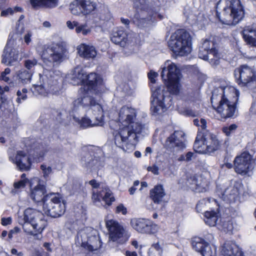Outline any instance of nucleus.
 Returning <instances> with one entry per match:
<instances>
[{
	"label": "nucleus",
	"mask_w": 256,
	"mask_h": 256,
	"mask_svg": "<svg viewBox=\"0 0 256 256\" xmlns=\"http://www.w3.org/2000/svg\"><path fill=\"white\" fill-rule=\"evenodd\" d=\"M91 32L90 28L88 26L86 23H80L78 22L76 32L77 34H82L83 36H86Z\"/></svg>",
	"instance_id": "37998d69"
},
{
	"label": "nucleus",
	"mask_w": 256,
	"mask_h": 256,
	"mask_svg": "<svg viewBox=\"0 0 256 256\" xmlns=\"http://www.w3.org/2000/svg\"><path fill=\"white\" fill-rule=\"evenodd\" d=\"M250 112L251 114H254L256 116V99L252 102V106L250 108Z\"/></svg>",
	"instance_id": "052dcab7"
},
{
	"label": "nucleus",
	"mask_w": 256,
	"mask_h": 256,
	"mask_svg": "<svg viewBox=\"0 0 256 256\" xmlns=\"http://www.w3.org/2000/svg\"><path fill=\"white\" fill-rule=\"evenodd\" d=\"M17 221L22 226L24 232L38 240L42 238L41 234L48 225L44 214L30 208L26 209L22 215H18Z\"/></svg>",
	"instance_id": "39448f33"
},
{
	"label": "nucleus",
	"mask_w": 256,
	"mask_h": 256,
	"mask_svg": "<svg viewBox=\"0 0 256 256\" xmlns=\"http://www.w3.org/2000/svg\"><path fill=\"white\" fill-rule=\"evenodd\" d=\"M41 170H42L44 177L48 176L52 171V168L50 166H47L45 164H42L40 166Z\"/></svg>",
	"instance_id": "864d4df0"
},
{
	"label": "nucleus",
	"mask_w": 256,
	"mask_h": 256,
	"mask_svg": "<svg viewBox=\"0 0 256 256\" xmlns=\"http://www.w3.org/2000/svg\"><path fill=\"white\" fill-rule=\"evenodd\" d=\"M68 78L73 85L82 84L78 92L79 97L92 96L98 94L104 90V86L102 78L96 73L87 74L80 66L75 68L68 74Z\"/></svg>",
	"instance_id": "7ed1b4c3"
},
{
	"label": "nucleus",
	"mask_w": 256,
	"mask_h": 256,
	"mask_svg": "<svg viewBox=\"0 0 256 256\" xmlns=\"http://www.w3.org/2000/svg\"><path fill=\"white\" fill-rule=\"evenodd\" d=\"M123 90L124 92L127 95H130L132 94L133 93V90L130 88L128 84L124 85Z\"/></svg>",
	"instance_id": "e2e57ef3"
},
{
	"label": "nucleus",
	"mask_w": 256,
	"mask_h": 256,
	"mask_svg": "<svg viewBox=\"0 0 256 256\" xmlns=\"http://www.w3.org/2000/svg\"><path fill=\"white\" fill-rule=\"evenodd\" d=\"M147 170L148 172H151L154 174L157 175L158 174V168L156 165H154L152 166H148Z\"/></svg>",
	"instance_id": "bf43d9fd"
},
{
	"label": "nucleus",
	"mask_w": 256,
	"mask_h": 256,
	"mask_svg": "<svg viewBox=\"0 0 256 256\" xmlns=\"http://www.w3.org/2000/svg\"><path fill=\"white\" fill-rule=\"evenodd\" d=\"M106 226L109 232L110 239L112 242L124 244L130 237L126 228L114 219L106 220Z\"/></svg>",
	"instance_id": "2eb2a0df"
},
{
	"label": "nucleus",
	"mask_w": 256,
	"mask_h": 256,
	"mask_svg": "<svg viewBox=\"0 0 256 256\" xmlns=\"http://www.w3.org/2000/svg\"><path fill=\"white\" fill-rule=\"evenodd\" d=\"M33 151L35 152L34 148L26 151L18 150L16 156L13 157L10 156V159L20 170H28L30 169L32 160L39 162L44 156V154H40L39 157H34L33 156Z\"/></svg>",
	"instance_id": "f3484780"
},
{
	"label": "nucleus",
	"mask_w": 256,
	"mask_h": 256,
	"mask_svg": "<svg viewBox=\"0 0 256 256\" xmlns=\"http://www.w3.org/2000/svg\"><path fill=\"white\" fill-rule=\"evenodd\" d=\"M198 56L204 60H208L212 66H217L220 64V54L214 46L213 42L206 39L200 48Z\"/></svg>",
	"instance_id": "aec40b11"
},
{
	"label": "nucleus",
	"mask_w": 256,
	"mask_h": 256,
	"mask_svg": "<svg viewBox=\"0 0 256 256\" xmlns=\"http://www.w3.org/2000/svg\"><path fill=\"white\" fill-rule=\"evenodd\" d=\"M166 193L162 186H156L154 188L150 191V197L154 203L160 204L162 202Z\"/></svg>",
	"instance_id": "f704fd0d"
},
{
	"label": "nucleus",
	"mask_w": 256,
	"mask_h": 256,
	"mask_svg": "<svg viewBox=\"0 0 256 256\" xmlns=\"http://www.w3.org/2000/svg\"><path fill=\"white\" fill-rule=\"evenodd\" d=\"M152 106L150 108L152 115L157 116L165 112L173 104V98L170 92L164 91L159 87L152 86Z\"/></svg>",
	"instance_id": "9d476101"
},
{
	"label": "nucleus",
	"mask_w": 256,
	"mask_h": 256,
	"mask_svg": "<svg viewBox=\"0 0 256 256\" xmlns=\"http://www.w3.org/2000/svg\"><path fill=\"white\" fill-rule=\"evenodd\" d=\"M88 161L84 158L82 159V165L90 172L97 170L102 166V163L98 158L92 159L91 156L88 155Z\"/></svg>",
	"instance_id": "c9c22d12"
},
{
	"label": "nucleus",
	"mask_w": 256,
	"mask_h": 256,
	"mask_svg": "<svg viewBox=\"0 0 256 256\" xmlns=\"http://www.w3.org/2000/svg\"><path fill=\"white\" fill-rule=\"evenodd\" d=\"M30 198L36 202H43L44 196L46 193V186L44 182L38 178L35 177L30 181Z\"/></svg>",
	"instance_id": "4be33fe9"
},
{
	"label": "nucleus",
	"mask_w": 256,
	"mask_h": 256,
	"mask_svg": "<svg viewBox=\"0 0 256 256\" xmlns=\"http://www.w3.org/2000/svg\"><path fill=\"white\" fill-rule=\"evenodd\" d=\"M132 227L142 234H154L158 230V225L148 220L141 218H132L130 222Z\"/></svg>",
	"instance_id": "5701e85b"
},
{
	"label": "nucleus",
	"mask_w": 256,
	"mask_h": 256,
	"mask_svg": "<svg viewBox=\"0 0 256 256\" xmlns=\"http://www.w3.org/2000/svg\"><path fill=\"white\" fill-rule=\"evenodd\" d=\"M78 22L76 20L71 21V20H68L66 22V25L67 27L70 30H74V28H76V26L78 24Z\"/></svg>",
	"instance_id": "6e6d98bb"
},
{
	"label": "nucleus",
	"mask_w": 256,
	"mask_h": 256,
	"mask_svg": "<svg viewBox=\"0 0 256 256\" xmlns=\"http://www.w3.org/2000/svg\"><path fill=\"white\" fill-rule=\"evenodd\" d=\"M4 92L3 88L0 86V108L2 107V104L4 103L6 99L2 97V94Z\"/></svg>",
	"instance_id": "69168bd1"
},
{
	"label": "nucleus",
	"mask_w": 256,
	"mask_h": 256,
	"mask_svg": "<svg viewBox=\"0 0 256 256\" xmlns=\"http://www.w3.org/2000/svg\"><path fill=\"white\" fill-rule=\"evenodd\" d=\"M125 256H137L138 254L136 252H130L129 250H126L125 252Z\"/></svg>",
	"instance_id": "774afa93"
},
{
	"label": "nucleus",
	"mask_w": 256,
	"mask_h": 256,
	"mask_svg": "<svg viewBox=\"0 0 256 256\" xmlns=\"http://www.w3.org/2000/svg\"><path fill=\"white\" fill-rule=\"evenodd\" d=\"M240 92L235 87L226 86L214 89L211 102L217 114L222 119L232 116L236 110Z\"/></svg>",
	"instance_id": "f03ea898"
},
{
	"label": "nucleus",
	"mask_w": 256,
	"mask_h": 256,
	"mask_svg": "<svg viewBox=\"0 0 256 256\" xmlns=\"http://www.w3.org/2000/svg\"><path fill=\"white\" fill-rule=\"evenodd\" d=\"M204 138L206 142L208 154L214 152L220 148V142L216 135L208 132H204Z\"/></svg>",
	"instance_id": "cd10ccee"
},
{
	"label": "nucleus",
	"mask_w": 256,
	"mask_h": 256,
	"mask_svg": "<svg viewBox=\"0 0 256 256\" xmlns=\"http://www.w3.org/2000/svg\"><path fill=\"white\" fill-rule=\"evenodd\" d=\"M158 74L155 72H154L152 70H150V72L148 74V78L150 82L152 84L150 86V87L152 88V86H154L156 88H158L159 87H161L164 90V86H157L155 82H156V78L158 77Z\"/></svg>",
	"instance_id": "a18cd8bd"
},
{
	"label": "nucleus",
	"mask_w": 256,
	"mask_h": 256,
	"mask_svg": "<svg viewBox=\"0 0 256 256\" xmlns=\"http://www.w3.org/2000/svg\"><path fill=\"white\" fill-rule=\"evenodd\" d=\"M93 188H97L100 186V184L95 180H92L88 182Z\"/></svg>",
	"instance_id": "0e129e2a"
},
{
	"label": "nucleus",
	"mask_w": 256,
	"mask_h": 256,
	"mask_svg": "<svg viewBox=\"0 0 256 256\" xmlns=\"http://www.w3.org/2000/svg\"><path fill=\"white\" fill-rule=\"evenodd\" d=\"M92 199L96 204L100 202L102 200L108 206H110L115 200L112 192L106 188L98 192L94 190Z\"/></svg>",
	"instance_id": "bb28decb"
},
{
	"label": "nucleus",
	"mask_w": 256,
	"mask_h": 256,
	"mask_svg": "<svg viewBox=\"0 0 256 256\" xmlns=\"http://www.w3.org/2000/svg\"><path fill=\"white\" fill-rule=\"evenodd\" d=\"M38 61L36 58L32 60H26L24 61V66L28 70V72L33 73V70L34 66L37 64Z\"/></svg>",
	"instance_id": "c03bdc74"
},
{
	"label": "nucleus",
	"mask_w": 256,
	"mask_h": 256,
	"mask_svg": "<svg viewBox=\"0 0 256 256\" xmlns=\"http://www.w3.org/2000/svg\"><path fill=\"white\" fill-rule=\"evenodd\" d=\"M97 8L98 4L94 0H74L69 5L72 14L85 18L93 14Z\"/></svg>",
	"instance_id": "dca6fc26"
},
{
	"label": "nucleus",
	"mask_w": 256,
	"mask_h": 256,
	"mask_svg": "<svg viewBox=\"0 0 256 256\" xmlns=\"http://www.w3.org/2000/svg\"><path fill=\"white\" fill-rule=\"evenodd\" d=\"M58 74L52 70L44 68L42 74H39V80L34 84L30 91L35 96H47L50 94H58L60 86Z\"/></svg>",
	"instance_id": "423d86ee"
},
{
	"label": "nucleus",
	"mask_w": 256,
	"mask_h": 256,
	"mask_svg": "<svg viewBox=\"0 0 256 256\" xmlns=\"http://www.w3.org/2000/svg\"><path fill=\"white\" fill-rule=\"evenodd\" d=\"M136 110L131 106H124L120 110L118 121H112L116 123L119 128L114 133L116 145L126 152L134 150L138 142L137 134L142 132L146 125L136 122Z\"/></svg>",
	"instance_id": "f257e3e1"
},
{
	"label": "nucleus",
	"mask_w": 256,
	"mask_h": 256,
	"mask_svg": "<svg viewBox=\"0 0 256 256\" xmlns=\"http://www.w3.org/2000/svg\"><path fill=\"white\" fill-rule=\"evenodd\" d=\"M236 83L241 86H247L256 92V73L254 70L242 65L236 68L234 72Z\"/></svg>",
	"instance_id": "4468645a"
},
{
	"label": "nucleus",
	"mask_w": 256,
	"mask_h": 256,
	"mask_svg": "<svg viewBox=\"0 0 256 256\" xmlns=\"http://www.w3.org/2000/svg\"><path fill=\"white\" fill-rule=\"evenodd\" d=\"M210 203L209 200L207 199H202L200 200L196 204V210L198 212H201L206 208V204Z\"/></svg>",
	"instance_id": "de8ad7c7"
},
{
	"label": "nucleus",
	"mask_w": 256,
	"mask_h": 256,
	"mask_svg": "<svg viewBox=\"0 0 256 256\" xmlns=\"http://www.w3.org/2000/svg\"><path fill=\"white\" fill-rule=\"evenodd\" d=\"M14 14V10L12 8H10L6 10H3L1 12L0 16H8L9 15H12Z\"/></svg>",
	"instance_id": "4d7b16f0"
},
{
	"label": "nucleus",
	"mask_w": 256,
	"mask_h": 256,
	"mask_svg": "<svg viewBox=\"0 0 256 256\" xmlns=\"http://www.w3.org/2000/svg\"><path fill=\"white\" fill-rule=\"evenodd\" d=\"M243 192V185L240 181L232 182L230 186L224 190H218L217 193L219 196L226 202H234L238 195Z\"/></svg>",
	"instance_id": "412c9836"
},
{
	"label": "nucleus",
	"mask_w": 256,
	"mask_h": 256,
	"mask_svg": "<svg viewBox=\"0 0 256 256\" xmlns=\"http://www.w3.org/2000/svg\"><path fill=\"white\" fill-rule=\"evenodd\" d=\"M76 244L90 252L96 250L102 246L98 232L90 228H86L78 232Z\"/></svg>",
	"instance_id": "ddd939ff"
},
{
	"label": "nucleus",
	"mask_w": 256,
	"mask_h": 256,
	"mask_svg": "<svg viewBox=\"0 0 256 256\" xmlns=\"http://www.w3.org/2000/svg\"><path fill=\"white\" fill-rule=\"evenodd\" d=\"M28 182H30L26 178V174H22L20 176V180L14 182V190L12 192H14V190L24 188Z\"/></svg>",
	"instance_id": "79ce46f5"
},
{
	"label": "nucleus",
	"mask_w": 256,
	"mask_h": 256,
	"mask_svg": "<svg viewBox=\"0 0 256 256\" xmlns=\"http://www.w3.org/2000/svg\"><path fill=\"white\" fill-rule=\"evenodd\" d=\"M162 255L155 250L153 248H150L148 252V256H162Z\"/></svg>",
	"instance_id": "680f3d73"
},
{
	"label": "nucleus",
	"mask_w": 256,
	"mask_h": 256,
	"mask_svg": "<svg viewBox=\"0 0 256 256\" xmlns=\"http://www.w3.org/2000/svg\"><path fill=\"white\" fill-rule=\"evenodd\" d=\"M202 179V180H196V192H205L208 186V182L206 178L203 176L202 175H196V180Z\"/></svg>",
	"instance_id": "58836bf2"
},
{
	"label": "nucleus",
	"mask_w": 256,
	"mask_h": 256,
	"mask_svg": "<svg viewBox=\"0 0 256 256\" xmlns=\"http://www.w3.org/2000/svg\"><path fill=\"white\" fill-rule=\"evenodd\" d=\"M192 247L196 252H199L202 256H215L216 248L210 245L200 238H196L192 242Z\"/></svg>",
	"instance_id": "393cba45"
},
{
	"label": "nucleus",
	"mask_w": 256,
	"mask_h": 256,
	"mask_svg": "<svg viewBox=\"0 0 256 256\" xmlns=\"http://www.w3.org/2000/svg\"><path fill=\"white\" fill-rule=\"evenodd\" d=\"M33 35V32L31 30H27L24 35V42L28 45L32 42V36Z\"/></svg>",
	"instance_id": "3c124183"
},
{
	"label": "nucleus",
	"mask_w": 256,
	"mask_h": 256,
	"mask_svg": "<svg viewBox=\"0 0 256 256\" xmlns=\"http://www.w3.org/2000/svg\"><path fill=\"white\" fill-rule=\"evenodd\" d=\"M42 209L47 216L58 218L64 213L66 203L59 194H50L44 198Z\"/></svg>",
	"instance_id": "f8f14e48"
},
{
	"label": "nucleus",
	"mask_w": 256,
	"mask_h": 256,
	"mask_svg": "<svg viewBox=\"0 0 256 256\" xmlns=\"http://www.w3.org/2000/svg\"><path fill=\"white\" fill-rule=\"evenodd\" d=\"M29 92L26 88H23L21 90H18L16 93L18 98L16 101L17 102L20 104L21 102V100H26L27 98L26 94Z\"/></svg>",
	"instance_id": "49530a36"
},
{
	"label": "nucleus",
	"mask_w": 256,
	"mask_h": 256,
	"mask_svg": "<svg viewBox=\"0 0 256 256\" xmlns=\"http://www.w3.org/2000/svg\"><path fill=\"white\" fill-rule=\"evenodd\" d=\"M194 156V153L192 152H188L186 154V161H190L192 159V158Z\"/></svg>",
	"instance_id": "338daca9"
},
{
	"label": "nucleus",
	"mask_w": 256,
	"mask_h": 256,
	"mask_svg": "<svg viewBox=\"0 0 256 256\" xmlns=\"http://www.w3.org/2000/svg\"><path fill=\"white\" fill-rule=\"evenodd\" d=\"M92 96H84L78 98L73 102V111H76L78 108L82 106L86 112L87 114L90 116L92 114V120L85 116L80 120L73 114L70 113V116L83 128L95 126H102L104 124V110L101 104L94 100Z\"/></svg>",
	"instance_id": "20e7f679"
},
{
	"label": "nucleus",
	"mask_w": 256,
	"mask_h": 256,
	"mask_svg": "<svg viewBox=\"0 0 256 256\" xmlns=\"http://www.w3.org/2000/svg\"><path fill=\"white\" fill-rule=\"evenodd\" d=\"M128 35L122 28H117L113 32L111 36V40L114 43L119 44L122 47H124L128 44L130 42Z\"/></svg>",
	"instance_id": "7c9ffc66"
},
{
	"label": "nucleus",
	"mask_w": 256,
	"mask_h": 256,
	"mask_svg": "<svg viewBox=\"0 0 256 256\" xmlns=\"http://www.w3.org/2000/svg\"><path fill=\"white\" fill-rule=\"evenodd\" d=\"M32 76V72L22 68L16 72L14 78L18 84H26L31 82Z\"/></svg>",
	"instance_id": "72a5a7b5"
},
{
	"label": "nucleus",
	"mask_w": 256,
	"mask_h": 256,
	"mask_svg": "<svg viewBox=\"0 0 256 256\" xmlns=\"http://www.w3.org/2000/svg\"><path fill=\"white\" fill-rule=\"evenodd\" d=\"M33 7L45 6L48 8H54L57 6L58 0H30Z\"/></svg>",
	"instance_id": "4c0bfd02"
},
{
	"label": "nucleus",
	"mask_w": 256,
	"mask_h": 256,
	"mask_svg": "<svg viewBox=\"0 0 256 256\" xmlns=\"http://www.w3.org/2000/svg\"><path fill=\"white\" fill-rule=\"evenodd\" d=\"M237 128V126L235 124H231L228 126H225L222 128V132L226 136H229L231 134L233 133Z\"/></svg>",
	"instance_id": "8fccbe9b"
},
{
	"label": "nucleus",
	"mask_w": 256,
	"mask_h": 256,
	"mask_svg": "<svg viewBox=\"0 0 256 256\" xmlns=\"http://www.w3.org/2000/svg\"><path fill=\"white\" fill-rule=\"evenodd\" d=\"M196 180H202V179H198V180H196V176H187V179L185 182H181L180 180L179 182V184L182 185V186H186L189 188L193 191L196 192Z\"/></svg>",
	"instance_id": "ea45409f"
},
{
	"label": "nucleus",
	"mask_w": 256,
	"mask_h": 256,
	"mask_svg": "<svg viewBox=\"0 0 256 256\" xmlns=\"http://www.w3.org/2000/svg\"><path fill=\"white\" fill-rule=\"evenodd\" d=\"M255 166L254 161L248 152H244L236 156L234 160V168L236 173L241 176H250Z\"/></svg>",
	"instance_id": "6ab92c4d"
},
{
	"label": "nucleus",
	"mask_w": 256,
	"mask_h": 256,
	"mask_svg": "<svg viewBox=\"0 0 256 256\" xmlns=\"http://www.w3.org/2000/svg\"><path fill=\"white\" fill-rule=\"evenodd\" d=\"M192 37L184 29L177 30L170 36L168 46L176 56H184L192 51Z\"/></svg>",
	"instance_id": "1a4fd4ad"
},
{
	"label": "nucleus",
	"mask_w": 256,
	"mask_h": 256,
	"mask_svg": "<svg viewBox=\"0 0 256 256\" xmlns=\"http://www.w3.org/2000/svg\"><path fill=\"white\" fill-rule=\"evenodd\" d=\"M220 253L223 256H242L239 247L232 242H226L222 244Z\"/></svg>",
	"instance_id": "c85d7f7f"
},
{
	"label": "nucleus",
	"mask_w": 256,
	"mask_h": 256,
	"mask_svg": "<svg viewBox=\"0 0 256 256\" xmlns=\"http://www.w3.org/2000/svg\"><path fill=\"white\" fill-rule=\"evenodd\" d=\"M116 212L118 214L122 213L124 215L127 213V209L122 204H120L116 208Z\"/></svg>",
	"instance_id": "5fc2aeb1"
},
{
	"label": "nucleus",
	"mask_w": 256,
	"mask_h": 256,
	"mask_svg": "<svg viewBox=\"0 0 256 256\" xmlns=\"http://www.w3.org/2000/svg\"><path fill=\"white\" fill-rule=\"evenodd\" d=\"M164 2L158 0L156 6L150 4L148 0H136L134 2V6L138 10L132 19L134 23L138 27H146L152 24L153 19L156 18V14L155 11Z\"/></svg>",
	"instance_id": "0eeeda50"
},
{
	"label": "nucleus",
	"mask_w": 256,
	"mask_h": 256,
	"mask_svg": "<svg viewBox=\"0 0 256 256\" xmlns=\"http://www.w3.org/2000/svg\"><path fill=\"white\" fill-rule=\"evenodd\" d=\"M226 6L224 8L223 16L217 14L220 20L227 25H236L244 16V11L240 0H226Z\"/></svg>",
	"instance_id": "9b49d317"
},
{
	"label": "nucleus",
	"mask_w": 256,
	"mask_h": 256,
	"mask_svg": "<svg viewBox=\"0 0 256 256\" xmlns=\"http://www.w3.org/2000/svg\"><path fill=\"white\" fill-rule=\"evenodd\" d=\"M161 76L170 93L178 95L180 92L181 84L180 83V70L177 66L170 60H166L162 66Z\"/></svg>",
	"instance_id": "6e6552de"
},
{
	"label": "nucleus",
	"mask_w": 256,
	"mask_h": 256,
	"mask_svg": "<svg viewBox=\"0 0 256 256\" xmlns=\"http://www.w3.org/2000/svg\"><path fill=\"white\" fill-rule=\"evenodd\" d=\"M64 52L62 44L54 43L44 46L40 55L44 62H49L50 66H53L54 64H59L62 61Z\"/></svg>",
	"instance_id": "a211bd4d"
},
{
	"label": "nucleus",
	"mask_w": 256,
	"mask_h": 256,
	"mask_svg": "<svg viewBox=\"0 0 256 256\" xmlns=\"http://www.w3.org/2000/svg\"><path fill=\"white\" fill-rule=\"evenodd\" d=\"M77 50L79 56L86 60L92 59L97 54L94 46L85 44H81L78 46Z\"/></svg>",
	"instance_id": "2f4dec72"
},
{
	"label": "nucleus",
	"mask_w": 256,
	"mask_h": 256,
	"mask_svg": "<svg viewBox=\"0 0 256 256\" xmlns=\"http://www.w3.org/2000/svg\"><path fill=\"white\" fill-rule=\"evenodd\" d=\"M184 134L180 131H175L166 139V147L170 150L178 151L186 148L184 142Z\"/></svg>",
	"instance_id": "b1692460"
},
{
	"label": "nucleus",
	"mask_w": 256,
	"mask_h": 256,
	"mask_svg": "<svg viewBox=\"0 0 256 256\" xmlns=\"http://www.w3.org/2000/svg\"><path fill=\"white\" fill-rule=\"evenodd\" d=\"M194 148L196 152L200 154H208L206 142L204 138V132L202 134H198L195 142L194 144Z\"/></svg>",
	"instance_id": "e433bc0d"
},
{
	"label": "nucleus",
	"mask_w": 256,
	"mask_h": 256,
	"mask_svg": "<svg viewBox=\"0 0 256 256\" xmlns=\"http://www.w3.org/2000/svg\"><path fill=\"white\" fill-rule=\"evenodd\" d=\"M14 44V40L10 38L4 48L2 62L6 65L12 66L14 62L18 60V50L17 48L13 46Z\"/></svg>",
	"instance_id": "a878e982"
},
{
	"label": "nucleus",
	"mask_w": 256,
	"mask_h": 256,
	"mask_svg": "<svg viewBox=\"0 0 256 256\" xmlns=\"http://www.w3.org/2000/svg\"><path fill=\"white\" fill-rule=\"evenodd\" d=\"M217 227L219 230H223L226 232H232L234 228L233 224L232 221L224 219L222 220V218L220 220Z\"/></svg>",
	"instance_id": "a19ab883"
},
{
	"label": "nucleus",
	"mask_w": 256,
	"mask_h": 256,
	"mask_svg": "<svg viewBox=\"0 0 256 256\" xmlns=\"http://www.w3.org/2000/svg\"><path fill=\"white\" fill-rule=\"evenodd\" d=\"M242 34L247 44L256 47V24L245 27Z\"/></svg>",
	"instance_id": "c756f323"
},
{
	"label": "nucleus",
	"mask_w": 256,
	"mask_h": 256,
	"mask_svg": "<svg viewBox=\"0 0 256 256\" xmlns=\"http://www.w3.org/2000/svg\"><path fill=\"white\" fill-rule=\"evenodd\" d=\"M194 125L200 127L202 130L204 131L206 128V120L204 118H200V120L198 118L194 119L193 121Z\"/></svg>",
	"instance_id": "09e8293b"
},
{
	"label": "nucleus",
	"mask_w": 256,
	"mask_h": 256,
	"mask_svg": "<svg viewBox=\"0 0 256 256\" xmlns=\"http://www.w3.org/2000/svg\"><path fill=\"white\" fill-rule=\"evenodd\" d=\"M220 219L218 212L210 210L206 211L204 214V221L210 226H218Z\"/></svg>",
	"instance_id": "473e14b6"
},
{
	"label": "nucleus",
	"mask_w": 256,
	"mask_h": 256,
	"mask_svg": "<svg viewBox=\"0 0 256 256\" xmlns=\"http://www.w3.org/2000/svg\"><path fill=\"white\" fill-rule=\"evenodd\" d=\"M12 222L11 217L2 218L1 219V224L2 226H6L10 224Z\"/></svg>",
	"instance_id": "13d9d810"
},
{
	"label": "nucleus",
	"mask_w": 256,
	"mask_h": 256,
	"mask_svg": "<svg viewBox=\"0 0 256 256\" xmlns=\"http://www.w3.org/2000/svg\"><path fill=\"white\" fill-rule=\"evenodd\" d=\"M162 246L163 243L158 242L154 244L151 248L162 255L163 252Z\"/></svg>",
	"instance_id": "603ef678"
}]
</instances>
